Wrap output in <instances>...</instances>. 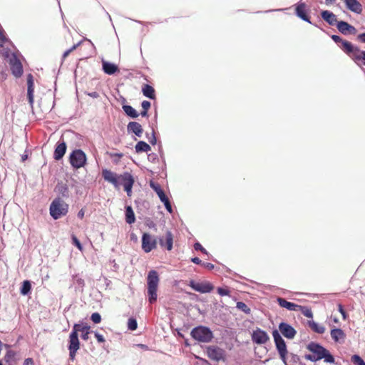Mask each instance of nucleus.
Returning <instances> with one entry per match:
<instances>
[{
    "mask_svg": "<svg viewBox=\"0 0 365 365\" xmlns=\"http://www.w3.org/2000/svg\"><path fill=\"white\" fill-rule=\"evenodd\" d=\"M138 327V323L135 319L130 318L128 320V328L129 330L134 331Z\"/></svg>",
    "mask_w": 365,
    "mask_h": 365,
    "instance_id": "obj_40",
    "label": "nucleus"
},
{
    "mask_svg": "<svg viewBox=\"0 0 365 365\" xmlns=\"http://www.w3.org/2000/svg\"><path fill=\"white\" fill-rule=\"evenodd\" d=\"M10 44H11V42L6 37L5 31L0 25V54L5 58H9V63L11 73L15 77L19 78L23 73V66L16 55L14 53L11 54V50L9 48Z\"/></svg>",
    "mask_w": 365,
    "mask_h": 365,
    "instance_id": "obj_1",
    "label": "nucleus"
},
{
    "mask_svg": "<svg viewBox=\"0 0 365 365\" xmlns=\"http://www.w3.org/2000/svg\"><path fill=\"white\" fill-rule=\"evenodd\" d=\"M79 45V43H77V44H75L73 45L70 49L66 51L63 54V58L65 59L66 57L68 56V55L73 51H74L77 47Z\"/></svg>",
    "mask_w": 365,
    "mask_h": 365,
    "instance_id": "obj_50",
    "label": "nucleus"
},
{
    "mask_svg": "<svg viewBox=\"0 0 365 365\" xmlns=\"http://www.w3.org/2000/svg\"><path fill=\"white\" fill-rule=\"evenodd\" d=\"M279 329L284 337L290 339H293L297 334L296 330L291 325L284 322L279 324Z\"/></svg>",
    "mask_w": 365,
    "mask_h": 365,
    "instance_id": "obj_16",
    "label": "nucleus"
},
{
    "mask_svg": "<svg viewBox=\"0 0 365 365\" xmlns=\"http://www.w3.org/2000/svg\"><path fill=\"white\" fill-rule=\"evenodd\" d=\"M322 18L327 21L329 25H334L337 23L336 16L329 11H323L321 13Z\"/></svg>",
    "mask_w": 365,
    "mask_h": 365,
    "instance_id": "obj_26",
    "label": "nucleus"
},
{
    "mask_svg": "<svg viewBox=\"0 0 365 365\" xmlns=\"http://www.w3.org/2000/svg\"><path fill=\"white\" fill-rule=\"evenodd\" d=\"M66 150V145L64 142L58 143L54 150L53 157L56 160H61Z\"/></svg>",
    "mask_w": 365,
    "mask_h": 365,
    "instance_id": "obj_25",
    "label": "nucleus"
},
{
    "mask_svg": "<svg viewBox=\"0 0 365 365\" xmlns=\"http://www.w3.org/2000/svg\"><path fill=\"white\" fill-rule=\"evenodd\" d=\"M236 307L245 312V314H250V309L247 306V304L243 302H238L237 303Z\"/></svg>",
    "mask_w": 365,
    "mask_h": 365,
    "instance_id": "obj_38",
    "label": "nucleus"
},
{
    "mask_svg": "<svg viewBox=\"0 0 365 365\" xmlns=\"http://www.w3.org/2000/svg\"><path fill=\"white\" fill-rule=\"evenodd\" d=\"M364 365H365V363H364Z\"/></svg>",
    "mask_w": 365,
    "mask_h": 365,
    "instance_id": "obj_63",
    "label": "nucleus"
},
{
    "mask_svg": "<svg viewBox=\"0 0 365 365\" xmlns=\"http://www.w3.org/2000/svg\"><path fill=\"white\" fill-rule=\"evenodd\" d=\"M143 94L150 99H155V91L153 86L148 84H143L142 86Z\"/></svg>",
    "mask_w": 365,
    "mask_h": 365,
    "instance_id": "obj_28",
    "label": "nucleus"
},
{
    "mask_svg": "<svg viewBox=\"0 0 365 365\" xmlns=\"http://www.w3.org/2000/svg\"><path fill=\"white\" fill-rule=\"evenodd\" d=\"M96 339H97L98 342L99 343H103L105 342V338L102 334H100L98 332H95L94 334Z\"/></svg>",
    "mask_w": 365,
    "mask_h": 365,
    "instance_id": "obj_52",
    "label": "nucleus"
},
{
    "mask_svg": "<svg viewBox=\"0 0 365 365\" xmlns=\"http://www.w3.org/2000/svg\"><path fill=\"white\" fill-rule=\"evenodd\" d=\"M309 326L314 331L318 334H323L325 331V328L324 326L319 325L314 321H309Z\"/></svg>",
    "mask_w": 365,
    "mask_h": 365,
    "instance_id": "obj_34",
    "label": "nucleus"
},
{
    "mask_svg": "<svg viewBox=\"0 0 365 365\" xmlns=\"http://www.w3.org/2000/svg\"><path fill=\"white\" fill-rule=\"evenodd\" d=\"M71 165L76 169L84 167L86 163V155L85 153L80 150H74L69 158Z\"/></svg>",
    "mask_w": 365,
    "mask_h": 365,
    "instance_id": "obj_8",
    "label": "nucleus"
},
{
    "mask_svg": "<svg viewBox=\"0 0 365 365\" xmlns=\"http://www.w3.org/2000/svg\"><path fill=\"white\" fill-rule=\"evenodd\" d=\"M23 365H34L32 358H27L24 360Z\"/></svg>",
    "mask_w": 365,
    "mask_h": 365,
    "instance_id": "obj_54",
    "label": "nucleus"
},
{
    "mask_svg": "<svg viewBox=\"0 0 365 365\" xmlns=\"http://www.w3.org/2000/svg\"><path fill=\"white\" fill-rule=\"evenodd\" d=\"M49 211L51 216L57 220L68 213V205L61 198L56 197L51 203Z\"/></svg>",
    "mask_w": 365,
    "mask_h": 365,
    "instance_id": "obj_5",
    "label": "nucleus"
},
{
    "mask_svg": "<svg viewBox=\"0 0 365 365\" xmlns=\"http://www.w3.org/2000/svg\"><path fill=\"white\" fill-rule=\"evenodd\" d=\"M78 324L73 325V329L69 334L68 340V349H80V341L78 339Z\"/></svg>",
    "mask_w": 365,
    "mask_h": 365,
    "instance_id": "obj_13",
    "label": "nucleus"
},
{
    "mask_svg": "<svg viewBox=\"0 0 365 365\" xmlns=\"http://www.w3.org/2000/svg\"><path fill=\"white\" fill-rule=\"evenodd\" d=\"M159 243L161 247H164L168 251H170L173 249V237L172 232L170 231H167L165 236V239L163 237L160 238Z\"/></svg>",
    "mask_w": 365,
    "mask_h": 365,
    "instance_id": "obj_20",
    "label": "nucleus"
},
{
    "mask_svg": "<svg viewBox=\"0 0 365 365\" xmlns=\"http://www.w3.org/2000/svg\"><path fill=\"white\" fill-rule=\"evenodd\" d=\"M357 39L362 43H365V33L359 34L357 36Z\"/></svg>",
    "mask_w": 365,
    "mask_h": 365,
    "instance_id": "obj_56",
    "label": "nucleus"
},
{
    "mask_svg": "<svg viewBox=\"0 0 365 365\" xmlns=\"http://www.w3.org/2000/svg\"><path fill=\"white\" fill-rule=\"evenodd\" d=\"M297 311H300L305 317L308 318H312L313 314L310 308L307 307H302L299 305Z\"/></svg>",
    "mask_w": 365,
    "mask_h": 365,
    "instance_id": "obj_37",
    "label": "nucleus"
},
{
    "mask_svg": "<svg viewBox=\"0 0 365 365\" xmlns=\"http://www.w3.org/2000/svg\"><path fill=\"white\" fill-rule=\"evenodd\" d=\"M272 336L280 358L284 363H286V356L287 354L286 344L277 330L273 331Z\"/></svg>",
    "mask_w": 365,
    "mask_h": 365,
    "instance_id": "obj_10",
    "label": "nucleus"
},
{
    "mask_svg": "<svg viewBox=\"0 0 365 365\" xmlns=\"http://www.w3.org/2000/svg\"><path fill=\"white\" fill-rule=\"evenodd\" d=\"M307 349L312 352V354H306L304 358L311 361H317L322 359L327 363L334 364L335 360L330 352L319 344L311 342L307 345Z\"/></svg>",
    "mask_w": 365,
    "mask_h": 365,
    "instance_id": "obj_3",
    "label": "nucleus"
},
{
    "mask_svg": "<svg viewBox=\"0 0 365 365\" xmlns=\"http://www.w3.org/2000/svg\"><path fill=\"white\" fill-rule=\"evenodd\" d=\"M334 322L338 323V319H336V318H335V319H334Z\"/></svg>",
    "mask_w": 365,
    "mask_h": 365,
    "instance_id": "obj_61",
    "label": "nucleus"
},
{
    "mask_svg": "<svg viewBox=\"0 0 365 365\" xmlns=\"http://www.w3.org/2000/svg\"><path fill=\"white\" fill-rule=\"evenodd\" d=\"M337 29L343 34H354L356 32V29L354 26L350 25L346 21H340L336 24Z\"/></svg>",
    "mask_w": 365,
    "mask_h": 365,
    "instance_id": "obj_19",
    "label": "nucleus"
},
{
    "mask_svg": "<svg viewBox=\"0 0 365 365\" xmlns=\"http://www.w3.org/2000/svg\"><path fill=\"white\" fill-rule=\"evenodd\" d=\"M141 106L143 108V110L141 111L140 115L143 117H148V111L151 106L150 103L148 101H143L141 103Z\"/></svg>",
    "mask_w": 365,
    "mask_h": 365,
    "instance_id": "obj_36",
    "label": "nucleus"
},
{
    "mask_svg": "<svg viewBox=\"0 0 365 365\" xmlns=\"http://www.w3.org/2000/svg\"><path fill=\"white\" fill-rule=\"evenodd\" d=\"M331 38L332 40L336 43H341V45L339 46L340 48L342 49V47H343V42H349L348 41H346V40H343L339 36H337V35H332L331 36Z\"/></svg>",
    "mask_w": 365,
    "mask_h": 365,
    "instance_id": "obj_42",
    "label": "nucleus"
},
{
    "mask_svg": "<svg viewBox=\"0 0 365 365\" xmlns=\"http://www.w3.org/2000/svg\"><path fill=\"white\" fill-rule=\"evenodd\" d=\"M150 186L156 192L160 200H165V198L167 197V195L165 194L164 191L162 190L160 185L158 183L150 181Z\"/></svg>",
    "mask_w": 365,
    "mask_h": 365,
    "instance_id": "obj_29",
    "label": "nucleus"
},
{
    "mask_svg": "<svg viewBox=\"0 0 365 365\" xmlns=\"http://www.w3.org/2000/svg\"><path fill=\"white\" fill-rule=\"evenodd\" d=\"M27 80V98L29 103V105L32 108L34 103V77L32 74H29L26 78Z\"/></svg>",
    "mask_w": 365,
    "mask_h": 365,
    "instance_id": "obj_15",
    "label": "nucleus"
},
{
    "mask_svg": "<svg viewBox=\"0 0 365 365\" xmlns=\"http://www.w3.org/2000/svg\"><path fill=\"white\" fill-rule=\"evenodd\" d=\"M157 247V240L148 233H143L142 236V249L148 253Z\"/></svg>",
    "mask_w": 365,
    "mask_h": 365,
    "instance_id": "obj_12",
    "label": "nucleus"
},
{
    "mask_svg": "<svg viewBox=\"0 0 365 365\" xmlns=\"http://www.w3.org/2000/svg\"><path fill=\"white\" fill-rule=\"evenodd\" d=\"M217 293L220 296H230V290L227 288H224V287H218Z\"/></svg>",
    "mask_w": 365,
    "mask_h": 365,
    "instance_id": "obj_46",
    "label": "nucleus"
},
{
    "mask_svg": "<svg viewBox=\"0 0 365 365\" xmlns=\"http://www.w3.org/2000/svg\"><path fill=\"white\" fill-rule=\"evenodd\" d=\"M351 361L356 365H364L365 362L359 355H353L351 359Z\"/></svg>",
    "mask_w": 365,
    "mask_h": 365,
    "instance_id": "obj_41",
    "label": "nucleus"
},
{
    "mask_svg": "<svg viewBox=\"0 0 365 365\" xmlns=\"http://www.w3.org/2000/svg\"><path fill=\"white\" fill-rule=\"evenodd\" d=\"M78 217L81 219H83L84 217V211L83 210H81L78 213Z\"/></svg>",
    "mask_w": 365,
    "mask_h": 365,
    "instance_id": "obj_59",
    "label": "nucleus"
},
{
    "mask_svg": "<svg viewBox=\"0 0 365 365\" xmlns=\"http://www.w3.org/2000/svg\"><path fill=\"white\" fill-rule=\"evenodd\" d=\"M331 339L335 342H341L344 341L346 337V334L344 331L341 329H333L330 332Z\"/></svg>",
    "mask_w": 365,
    "mask_h": 365,
    "instance_id": "obj_23",
    "label": "nucleus"
},
{
    "mask_svg": "<svg viewBox=\"0 0 365 365\" xmlns=\"http://www.w3.org/2000/svg\"><path fill=\"white\" fill-rule=\"evenodd\" d=\"M194 248L195 250H199L202 252L203 254L208 255L207 250L201 245L200 242L195 243Z\"/></svg>",
    "mask_w": 365,
    "mask_h": 365,
    "instance_id": "obj_47",
    "label": "nucleus"
},
{
    "mask_svg": "<svg viewBox=\"0 0 365 365\" xmlns=\"http://www.w3.org/2000/svg\"><path fill=\"white\" fill-rule=\"evenodd\" d=\"M338 310L341 314L343 319L346 320L348 317V315L346 311L344 310V307L341 304H338Z\"/></svg>",
    "mask_w": 365,
    "mask_h": 365,
    "instance_id": "obj_49",
    "label": "nucleus"
},
{
    "mask_svg": "<svg viewBox=\"0 0 365 365\" xmlns=\"http://www.w3.org/2000/svg\"><path fill=\"white\" fill-rule=\"evenodd\" d=\"M91 319L95 324H98L101 322V316L99 313L95 312L91 314Z\"/></svg>",
    "mask_w": 365,
    "mask_h": 365,
    "instance_id": "obj_43",
    "label": "nucleus"
},
{
    "mask_svg": "<svg viewBox=\"0 0 365 365\" xmlns=\"http://www.w3.org/2000/svg\"><path fill=\"white\" fill-rule=\"evenodd\" d=\"M123 110L127 115L133 118H136L139 115V113L131 106L124 105L123 106Z\"/></svg>",
    "mask_w": 365,
    "mask_h": 365,
    "instance_id": "obj_32",
    "label": "nucleus"
},
{
    "mask_svg": "<svg viewBox=\"0 0 365 365\" xmlns=\"http://www.w3.org/2000/svg\"><path fill=\"white\" fill-rule=\"evenodd\" d=\"M346 7L349 11L360 14L363 11V7L358 0H344Z\"/></svg>",
    "mask_w": 365,
    "mask_h": 365,
    "instance_id": "obj_18",
    "label": "nucleus"
},
{
    "mask_svg": "<svg viewBox=\"0 0 365 365\" xmlns=\"http://www.w3.org/2000/svg\"><path fill=\"white\" fill-rule=\"evenodd\" d=\"M191 336L199 342L208 343L212 341L213 334L212 331L203 326L197 327L191 331Z\"/></svg>",
    "mask_w": 365,
    "mask_h": 365,
    "instance_id": "obj_7",
    "label": "nucleus"
},
{
    "mask_svg": "<svg viewBox=\"0 0 365 365\" xmlns=\"http://www.w3.org/2000/svg\"><path fill=\"white\" fill-rule=\"evenodd\" d=\"M135 151L137 153H141V152H149L151 150L150 146L144 141H139L135 145Z\"/></svg>",
    "mask_w": 365,
    "mask_h": 365,
    "instance_id": "obj_31",
    "label": "nucleus"
},
{
    "mask_svg": "<svg viewBox=\"0 0 365 365\" xmlns=\"http://www.w3.org/2000/svg\"><path fill=\"white\" fill-rule=\"evenodd\" d=\"M135 217L134 212L130 206H127L125 208V221L128 224H133L135 222Z\"/></svg>",
    "mask_w": 365,
    "mask_h": 365,
    "instance_id": "obj_30",
    "label": "nucleus"
},
{
    "mask_svg": "<svg viewBox=\"0 0 365 365\" xmlns=\"http://www.w3.org/2000/svg\"><path fill=\"white\" fill-rule=\"evenodd\" d=\"M88 95L93 98H97L99 97V94L98 93L94 91V92H92V93H88Z\"/></svg>",
    "mask_w": 365,
    "mask_h": 365,
    "instance_id": "obj_57",
    "label": "nucleus"
},
{
    "mask_svg": "<svg viewBox=\"0 0 365 365\" xmlns=\"http://www.w3.org/2000/svg\"><path fill=\"white\" fill-rule=\"evenodd\" d=\"M15 351L9 349L4 356V361L8 365H15L17 361Z\"/></svg>",
    "mask_w": 365,
    "mask_h": 365,
    "instance_id": "obj_27",
    "label": "nucleus"
},
{
    "mask_svg": "<svg viewBox=\"0 0 365 365\" xmlns=\"http://www.w3.org/2000/svg\"><path fill=\"white\" fill-rule=\"evenodd\" d=\"M342 50L358 64L365 66V51L354 46L350 42H343Z\"/></svg>",
    "mask_w": 365,
    "mask_h": 365,
    "instance_id": "obj_6",
    "label": "nucleus"
},
{
    "mask_svg": "<svg viewBox=\"0 0 365 365\" xmlns=\"http://www.w3.org/2000/svg\"><path fill=\"white\" fill-rule=\"evenodd\" d=\"M336 1V0H325V4L327 5H329L331 4H333Z\"/></svg>",
    "mask_w": 365,
    "mask_h": 365,
    "instance_id": "obj_60",
    "label": "nucleus"
},
{
    "mask_svg": "<svg viewBox=\"0 0 365 365\" xmlns=\"http://www.w3.org/2000/svg\"><path fill=\"white\" fill-rule=\"evenodd\" d=\"M56 189L58 190V192L61 193L63 196L66 197L68 195V189L66 185H58L56 186Z\"/></svg>",
    "mask_w": 365,
    "mask_h": 365,
    "instance_id": "obj_39",
    "label": "nucleus"
},
{
    "mask_svg": "<svg viewBox=\"0 0 365 365\" xmlns=\"http://www.w3.org/2000/svg\"><path fill=\"white\" fill-rule=\"evenodd\" d=\"M147 135V138H148V141L152 144V145H155L156 144V138H155V132L154 130H153L151 133L149 134V133H147L146 134Z\"/></svg>",
    "mask_w": 365,
    "mask_h": 365,
    "instance_id": "obj_44",
    "label": "nucleus"
},
{
    "mask_svg": "<svg viewBox=\"0 0 365 365\" xmlns=\"http://www.w3.org/2000/svg\"><path fill=\"white\" fill-rule=\"evenodd\" d=\"M90 326L87 324L81 325L78 324V329L79 331L82 332L81 338L82 339L87 341L89 339V334H90Z\"/></svg>",
    "mask_w": 365,
    "mask_h": 365,
    "instance_id": "obj_33",
    "label": "nucleus"
},
{
    "mask_svg": "<svg viewBox=\"0 0 365 365\" xmlns=\"http://www.w3.org/2000/svg\"><path fill=\"white\" fill-rule=\"evenodd\" d=\"M0 365H3L1 361H0Z\"/></svg>",
    "mask_w": 365,
    "mask_h": 365,
    "instance_id": "obj_62",
    "label": "nucleus"
},
{
    "mask_svg": "<svg viewBox=\"0 0 365 365\" xmlns=\"http://www.w3.org/2000/svg\"><path fill=\"white\" fill-rule=\"evenodd\" d=\"M295 14L298 17H299L302 20L311 23L309 20V16H308L307 12V5L305 3L299 2L296 5Z\"/></svg>",
    "mask_w": 365,
    "mask_h": 365,
    "instance_id": "obj_17",
    "label": "nucleus"
},
{
    "mask_svg": "<svg viewBox=\"0 0 365 365\" xmlns=\"http://www.w3.org/2000/svg\"><path fill=\"white\" fill-rule=\"evenodd\" d=\"M191 261H192L193 263L196 264H200V265H202V260H201V259H200V258H198V257H197L192 258V259H191Z\"/></svg>",
    "mask_w": 365,
    "mask_h": 365,
    "instance_id": "obj_55",
    "label": "nucleus"
},
{
    "mask_svg": "<svg viewBox=\"0 0 365 365\" xmlns=\"http://www.w3.org/2000/svg\"><path fill=\"white\" fill-rule=\"evenodd\" d=\"M127 130L128 133H133L138 137H140L143 132L142 125L135 121L130 122L127 125Z\"/></svg>",
    "mask_w": 365,
    "mask_h": 365,
    "instance_id": "obj_21",
    "label": "nucleus"
},
{
    "mask_svg": "<svg viewBox=\"0 0 365 365\" xmlns=\"http://www.w3.org/2000/svg\"><path fill=\"white\" fill-rule=\"evenodd\" d=\"M277 301L281 307L286 308L290 311H297V308L299 307L298 304L288 302L282 297H278Z\"/></svg>",
    "mask_w": 365,
    "mask_h": 365,
    "instance_id": "obj_24",
    "label": "nucleus"
},
{
    "mask_svg": "<svg viewBox=\"0 0 365 365\" xmlns=\"http://www.w3.org/2000/svg\"><path fill=\"white\" fill-rule=\"evenodd\" d=\"M102 176L103 179L111 183L115 188L118 189L123 185L128 196H131L132 187L135 182V180L131 173L124 172L123 174L118 175L108 169L102 170Z\"/></svg>",
    "mask_w": 365,
    "mask_h": 365,
    "instance_id": "obj_2",
    "label": "nucleus"
},
{
    "mask_svg": "<svg viewBox=\"0 0 365 365\" xmlns=\"http://www.w3.org/2000/svg\"><path fill=\"white\" fill-rule=\"evenodd\" d=\"M188 285L195 291L200 293H209L214 289L213 285L209 282H196L194 280H190Z\"/></svg>",
    "mask_w": 365,
    "mask_h": 365,
    "instance_id": "obj_11",
    "label": "nucleus"
},
{
    "mask_svg": "<svg viewBox=\"0 0 365 365\" xmlns=\"http://www.w3.org/2000/svg\"><path fill=\"white\" fill-rule=\"evenodd\" d=\"M31 289V282L29 280H25L22 283V286L21 287V294L23 295L28 294Z\"/></svg>",
    "mask_w": 365,
    "mask_h": 365,
    "instance_id": "obj_35",
    "label": "nucleus"
},
{
    "mask_svg": "<svg viewBox=\"0 0 365 365\" xmlns=\"http://www.w3.org/2000/svg\"><path fill=\"white\" fill-rule=\"evenodd\" d=\"M252 339L253 342L257 344H264L267 342L269 337L266 331L257 328L256 330L253 331Z\"/></svg>",
    "mask_w": 365,
    "mask_h": 365,
    "instance_id": "obj_14",
    "label": "nucleus"
},
{
    "mask_svg": "<svg viewBox=\"0 0 365 365\" xmlns=\"http://www.w3.org/2000/svg\"><path fill=\"white\" fill-rule=\"evenodd\" d=\"M102 66L103 71L108 75H113L119 71L118 66L108 61H103Z\"/></svg>",
    "mask_w": 365,
    "mask_h": 365,
    "instance_id": "obj_22",
    "label": "nucleus"
},
{
    "mask_svg": "<svg viewBox=\"0 0 365 365\" xmlns=\"http://www.w3.org/2000/svg\"><path fill=\"white\" fill-rule=\"evenodd\" d=\"M68 350H69V358L72 361H73L75 360L78 350L77 349H69Z\"/></svg>",
    "mask_w": 365,
    "mask_h": 365,
    "instance_id": "obj_51",
    "label": "nucleus"
},
{
    "mask_svg": "<svg viewBox=\"0 0 365 365\" xmlns=\"http://www.w3.org/2000/svg\"><path fill=\"white\" fill-rule=\"evenodd\" d=\"M72 241L73 245H76L79 250L82 251L83 247L79 240H78V238L75 235L72 236Z\"/></svg>",
    "mask_w": 365,
    "mask_h": 365,
    "instance_id": "obj_48",
    "label": "nucleus"
},
{
    "mask_svg": "<svg viewBox=\"0 0 365 365\" xmlns=\"http://www.w3.org/2000/svg\"><path fill=\"white\" fill-rule=\"evenodd\" d=\"M202 266L209 270H212L215 267V265L210 262H202Z\"/></svg>",
    "mask_w": 365,
    "mask_h": 365,
    "instance_id": "obj_53",
    "label": "nucleus"
},
{
    "mask_svg": "<svg viewBox=\"0 0 365 365\" xmlns=\"http://www.w3.org/2000/svg\"><path fill=\"white\" fill-rule=\"evenodd\" d=\"M159 282L158 272L155 270H150L147 277L148 296L150 304H153L157 301Z\"/></svg>",
    "mask_w": 365,
    "mask_h": 365,
    "instance_id": "obj_4",
    "label": "nucleus"
},
{
    "mask_svg": "<svg viewBox=\"0 0 365 365\" xmlns=\"http://www.w3.org/2000/svg\"><path fill=\"white\" fill-rule=\"evenodd\" d=\"M206 353L208 358L212 361H225L226 359L225 351L217 346L212 345L207 346Z\"/></svg>",
    "mask_w": 365,
    "mask_h": 365,
    "instance_id": "obj_9",
    "label": "nucleus"
},
{
    "mask_svg": "<svg viewBox=\"0 0 365 365\" xmlns=\"http://www.w3.org/2000/svg\"><path fill=\"white\" fill-rule=\"evenodd\" d=\"M161 202H163L165 205V207L166 208V210L170 212V213H172L173 212V208H172V205L170 202V200L168 199V197H165V200H162Z\"/></svg>",
    "mask_w": 365,
    "mask_h": 365,
    "instance_id": "obj_45",
    "label": "nucleus"
},
{
    "mask_svg": "<svg viewBox=\"0 0 365 365\" xmlns=\"http://www.w3.org/2000/svg\"><path fill=\"white\" fill-rule=\"evenodd\" d=\"M123 155V153H111L110 154L111 157H118L119 158H122Z\"/></svg>",
    "mask_w": 365,
    "mask_h": 365,
    "instance_id": "obj_58",
    "label": "nucleus"
}]
</instances>
